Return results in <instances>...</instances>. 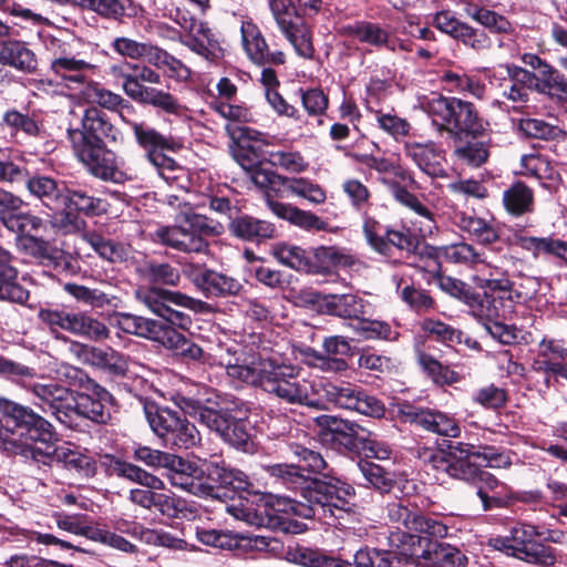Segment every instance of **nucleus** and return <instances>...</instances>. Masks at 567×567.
<instances>
[{
  "mask_svg": "<svg viewBox=\"0 0 567 567\" xmlns=\"http://www.w3.org/2000/svg\"><path fill=\"white\" fill-rule=\"evenodd\" d=\"M86 243L105 260L111 262H122L128 257V249L121 244L105 239L96 233H90L84 236Z\"/></svg>",
  "mask_w": 567,
  "mask_h": 567,
  "instance_id": "nucleus-52",
  "label": "nucleus"
},
{
  "mask_svg": "<svg viewBox=\"0 0 567 567\" xmlns=\"http://www.w3.org/2000/svg\"><path fill=\"white\" fill-rule=\"evenodd\" d=\"M72 334L86 338L92 341H102L110 337L109 328L99 319L87 312H75Z\"/></svg>",
  "mask_w": 567,
  "mask_h": 567,
  "instance_id": "nucleus-50",
  "label": "nucleus"
},
{
  "mask_svg": "<svg viewBox=\"0 0 567 567\" xmlns=\"http://www.w3.org/2000/svg\"><path fill=\"white\" fill-rule=\"evenodd\" d=\"M322 0H269V9L281 33L303 59L315 56L312 28L302 19L318 14Z\"/></svg>",
  "mask_w": 567,
  "mask_h": 567,
  "instance_id": "nucleus-3",
  "label": "nucleus"
},
{
  "mask_svg": "<svg viewBox=\"0 0 567 567\" xmlns=\"http://www.w3.org/2000/svg\"><path fill=\"white\" fill-rule=\"evenodd\" d=\"M359 468L365 480L381 492H389L392 488L394 484V475L383 466L369 460H362L359 462Z\"/></svg>",
  "mask_w": 567,
  "mask_h": 567,
  "instance_id": "nucleus-59",
  "label": "nucleus"
},
{
  "mask_svg": "<svg viewBox=\"0 0 567 567\" xmlns=\"http://www.w3.org/2000/svg\"><path fill=\"white\" fill-rule=\"evenodd\" d=\"M404 154L425 174L436 177L444 176V168L441 166L443 155L435 148L433 143H419L408 141L403 145Z\"/></svg>",
  "mask_w": 567,
  "mask_h": 567,
  "instance_id": "nucleus-31",
  "label": "nucleus"
},
{
  "mask_svg": "<svg viewBox=\"0 0 567 567\" xmlns=\"http://www.w3.org/2000/svg\"><path fill=\"white\" fill-rule=\"evenodd\" d=\"M120 324L125 332L161 343L185 358L199 360L203 357L200 347L166 323L140 316L123 315Z\"/></svg>",
  "mask_w": 567,
  "mask_h": 567,
  "instance_id": "nucleus-9",
  "label": "nucleus"
},
{
  "mask_svg": "<svg viewBox=\"0 0 567 567\" xmlns=\"http://www.w3.org/2000/svg\"><path fill=\"white\" fill-rule=\"evenodd\" d=\"M269 163L280 167L288 173L301 174L309 167L303 155L297 151H274L269 153Z\"/></svg>",
  "mask_w": 567,
  "mask_h": 567,
  "instance_id": "nucleus-62",
  "label": "nucleus"
},
{
  "mask_svg": "<svg viewBox=\"0 0 567 567\" xmlns=\"http://www.w3.org/2000/svg\"><path fill=\"white\" fill-rule=\"evenodd\" d=\"M23 200L13 194L0 193V221L10 231L20 236L30 235L29 231H38L44 220L30 213L20 212Z\"/></svg>",
  "mask_w": 567,
  "mask_h": 567,
  "instance_id": "nucleus-22",
  "label": "nucleus"
},
{
  "mask_svg": "<svg viewBox=\"0 0 567 567\" xmlns=\"http://www.w3.org/2000/svg\"><path fill=\"white\" fill-rule=\"evenodd\" d=\"M114 472L117 476L147 487L148 489L133 488L130 492V501L145 509L153 508L155 491H161L165 487L164 482L159 477L127 462H117L114 466Z\"/></svg>",
  "mask_w": 567,
  "mask_h": 567,
  "instance_id": "nucleus-21",
  "label": "nucleus"
},
{
  "mask_svg": "<svg viewBox=\"0 0 567 567\" xmlns=\"http://www.w3.org/2000/svg\"><path fill=\"white\" fill-rule=\"evenodd\" d=\"M299 564L303 567H347L348 564L340 558L326 554L319 549L305 548L299 551Z\"/></svg>",
  "mask_w": 567,
  "mask_h": 567,
  "instance_id": "nucleus-64",
  "label": "nucleus"
},
{
  "mask_svg": "<svg viewBox=\"0 0 567 567\" xmlns=\"http://www.w3.org/2000/svg\"><path fill=\"white\" fill-rule=\"evenodd\" d=\"M227 374L244 383L260 386L269 394L276 395L288 404L322 406L321 400L309 394L306 381L295 380L299 370L296 367L278 363L275 359L266 357L251 358L244 364H229Z\"/></svg>",
  "mask_w": 567,
  "mask_h": 567,
  "instance_id": "nucleus-2",
  "label": "nucleus"
},
{
  "mask_svg": "<svg viewBox=\"0 0 567 567\" xmlns=\"http://www.w3.org/2000/svg\"><path fill=\"white\" fill-rule=\"evenodd\" d=\"M183 274L207 298L235 296L243 288L237 279L204 265L186 264Z\"/></svg>",
  "mask_w": 567,
  "mask_h": 567,
  "instance_id": "nucleus-14",
  "label": "nucleus"
},
{
  "mask_svg": "<svg viewBox=\"0 0 567 567\" xmlns=\"http://www.w3.org/2000/svg\"><path fill=\"white\" fill-rule=\"evenodd\" d=\"M19 247L40 262L56 260L60 254V250L51 241L32 235L20 236Z\"/></svg>",
  "mask_w": 567,
  "mask_h": 567,
  "instance_id": "nucleus-51",
  "label": "nucleus"
},
{
  "mask_svg": "<svg viewBox=\"0 0 567 567\" xmlns=\"http://www.w3.org/2000/svg\"><path fill=\"white\" fill-rule=\"evenodd\" d=\"M90 47L79 38L53 40L50 70L60 84L69 90H79L84 101L114 110L124 102V99L89 80L87 74L94 72L96 65L90 61L87 52L80 49Z\"/></svg>",
  "mask_w": 567,
  "mask_h": 567,
  "instance_id": "nucleus-1",
  "label": "nucleus"
},
{
  "mask_svg": "<svg viewBox=\"0 0 567 567\" xmlns=\"http://www.w3.org/2000/svg\"><path fill=\"white\" fill-rule=\"evenodd\" d=\"M131 127L134 132L137 144L147 151V156L153 152L175 150L178 146L172 137L161 134L154 127L143 122H132Z\"/></svg>",
  "mask_w": 567,
  "mask_h": 567,
  "instance_id": "nucleus-41",
  "label": "nucleus"
},
{
  "mask_svg": "<svg viewBox=\"0 0 567 567\" xmlns=\"http://www.w3.org/2000/svg\"><path fill=\"white\" fill-rule=\"evenodd\" d=\"M210 485L213 483L234 489H246L248 486L247 476L238 470L226 466L224 461H212L205 463Z\"/></svg>",
  "mask_w": 567,
  "mask_h": 567,
  "instance_id": "nucleus-46",
  "label": "nucleus"
},
{
  "mask_svg": "<svg viewBox=\"0 0 567 567\" xmlns=\"http://www.w3.org/2000/svg\"><path fill=\"white\" fill-rule=\"evenodd\" d=\"M408 534L393 533L390 542L396 545L394 549L381 550L375 548H362L354 555V563L358 567H414L409 560V549H405Z\"/></svg>",
  "mask_w": 567,
  "mask_h": 567,
  "instance_id": "nucleus-19",
  "label": "nucleus"
},
{
  "mask_svg": "<svg viewBox=\"0 0 567 567\" xmlns=\"http://www.w3.org/2000/svg\"><path fill=\"white\" fill-rule=\"evenodd\" d=\"M72 422L75 416H83L96 423H106L110 417L109 409L102 399H94L85 393L74 392L72 403Z\"/></svg>",
  "mask_w": 567,
  "mask_h": 567,
  "instance_id": "nucleus-42",
  "label": "nucleus"
},
{
  "mask_svg": "<svg viewBox=\"0 0 567 567\" xmlns=\"http://www.w3.org/2000/svg\"><path fill=\"white\" fill-rule=\"evenodd\" d=\"M68 136L74 154L94 176L105 181L114 177V154L104 144H87L79 132H69Z\"/></svg>",
  "mask_w": 567,
  "mask_h": 567,
  "instance_id": "nucleus-15",
  "label": "nucleus"
},
{
  "mask_svg": "<svg viewBox=\"0 0 567 567\" xmlns=\"http://www.w3.org/2000/svg\"><path fill=\"white\" fill-rule=\"evenodd\" d=\"M11 254L0 247V299L24 303L29 291L18 281V270L11 266Z\"/></svg>",
  "mask_w": 567,
  "mask_h": 567,
  "instance_id": "nucleus-32",
  "label": "nucleus"
},
{
  "mask_svg": "<svg viewBox=\"0 0 567 567\" xmlns=\"http://www.w3.org/2000/svg\"><path fill=\"white\" fill-rule=\"evenodd\" d=\"M197 539L206 545L219 549L241 551H265L270 545L267 536H248L230 530L197 529Z\"/></svg>",
  "mask_w": 567,
  "mask_h": 567,
  "instance_id": "nucleus-20",
  "label": "nucleus"
},
{
  "mask_svg": "<svg viewBox=\"0 0 567 567\" xmlns=\"http://www.w3.org/2000/svg\"><path fill=\"white\" fill-rule=\"evenodd\" d=\"M471 17L494 33L512 34L515 30L513 23L506 17L486 8L475 9Z\"/></svg>",
  "mask_w": 567,
  "mask_h": 567,
  "instance_id": "nucleus-58",
  "label": "nucleus"
},
{
  "mask_svg": "<svg viewBox=\"0 0 567 567\" xmlns=\"http://www.w3.org/2000/svg\"><path fill=\"white\" fill-rule=\"evenodd\" d=\"M27 188L50 209H58L61 206L65 192V188L60 187L55 179L43 175L29 178Z\"/></svg>",
  "mask_w": 567,
  "mask_h": 567,
  "instance_id": "nucleus-37",
  "label": "nucleus"
},
{
  "mask_svg": "<svg viewBox=\"0 0 567 567\" xmlns=\"http://www.w3.org/2000/svg\"><path fill=\"white\" fill-rule=\"evenodd\" d=\"M305 303L326 305L328 310L341 318H351L360 321L365 315V302L354 295L322 296L316 291H305L301 297Z\"/></svg>",
  "mask_w": 567,
  "mask_h": 567,
  "instance_id": "nucleus-24",
  "label": "nucleus"
},
{
  "mask_svg": "<svg viewBox=\"0 0 567 567\" xmlns=\"http://www.w3.org/2000/svg\"><path fill=\"white\" fill-rule=\"evenodd\" d=\"M172 400L181 410L197 416L203 424H205L212 431L218 433L220 436L224 435L225 431L229 426L230 421L233 420V417H230L227 412L203 406L200 400L198 399L188 398L184 394L176 393Z\"/></svg>",
  "mask_w": 567,
  "mask_h": 567,
  "instance_id": "nucleus-28",
  "label": "nucleus"
},
{
  "mask_svg": "<svg viewBox=\"0 0 567 567\" xmlns=\"http://www.w3.org/2000/svg\"><path fill=\"white\" fill-rule=\"evenodd\" d=\"M136 295L138 300L158 317H162L169 303L192 310H202L205 305L203 301L184 293L158 288L138 290Z\"/></svg>",
  "mask_w": 567,
  "mask_h": 567,
  "instance_id": "nucleus-26",
  "label": "nucleus"
},
{
  "mask_svg": "<svg viewBox=\"0 0 567 567\" xmlns=\"http://www.w3.org/2000/svg\"><path fill=\"white\" fill-rule=\"evenodd\" d=\"M0 63L19 71L31 73L35 71L38 60L35 53L23 41H0Z\"/></svg>",
  "mask_w": 567,
  "mask_h": 567,
  "instance_id": "nucleus-33",
  "label": "nucleus"
},
{
  "mask_svg": "<svg viewBox=\"0 0 567 567\" xmlns=\"http://www.w3.org/2000/svg\"><path fill=\"white\" fill-rule=\"evenodd\" d=\"M535 89L553 100L567 102V78L551 65L537 74Z\"/></svg>",
  "mask_w": 567,
  "mask_h": 567,
  "instance_id": "nucleus-45",
  "label": "nucleus"
},
{
  "mask_svg": "<svg viewBox=\"0 0 567 567\" xmlns=\"http://www.w3.org/2000/svg\"><path fill=\"white\" fill-rule=\"evenodd\" d=\"M142 275L157 285L177 286L181 280L179 270L169 264L148 262L142 268Z\"/></svg>",
  "mask_w": 567,
  "mask_h": 567,
  "instance_id": "nucleus-60",
  "label": "nucleus"
},
{
  "mask_svg": "<svg viewBox=\"0 0 567 567\" xmlns=\"http://www.w3.org/2000/svg\"><path fill=\"white\" fill-rule=\"evenodd\" d=\"M506 212L513 216H522L534 210V192L522 182L514 183L503 194Z\"/></svg>",
  "mask_w": 567,
  "mask_h": 567,
  "instance_id": "nucleus-40",
  "label": "nucleus"
},
{
  "mask_svg": "<svg viewBox=\"0 0 567 567\" xmlns=\"http://www.w3.org/2000/svg\"><path fill=\"white\" fill-rule=\"evenodd\" d=\"M28 389L39 399L44 413L51 414L66 426H72L73 391L58 383H34Z\"/></svg>",
  "mask_w": 567,
  "mask_h": 567,
  "instance_id": "nucleus-16",
  "label": "nucleus"
},
{
  "mask_svg": "<svg viewBox=\"0 0 567 567\" xmlns=\"http://www.w3.org/2000/svg\"><path fill=\"white\" fill-rule=\"evenodd\" d=\"M324 353L313 349H307L306 363L323 372L342 373L347 371L348 363L337 355H346L350 352L351 346L344 337L332 336L324 338L322 342Z\"/></svg>",
  "mask_w": 567,
  "mask_h": 567,
  "instance_id": "nucleus-23",
  "label": "nucleus"
},
{
  "mask_svg": "<svg viewBox=\"0 0 567 567\" xmlns=\"http://www.w3.org/2000/svg\"><path fill=\"white\" fill-rule=\"evenodd\" d=\"M64 291L72 296L78 302L89 306L93 309L104 308L111 305L112 299L105 292L97 288H90L78 284L64 285Z\"/></svg>",
  "mask_w": 567,
  "mask_h": 567,
  "instance_id": "nucleus-54",
  "label": "nucleus"
},
{
  "mask_svg": "<svg viewBox=\"0 0 567 567\" xmlns=\"http://www.w3.org/2000/svg\"><path fill=\"white\" fill-rule=\"evenodd\" d=\"M338 33L343 37H351L372 47L386 45L391 50L394 47L389 44V33L379 24L370 21H355L353 23L341 25Z\"/></svg>",
  "mask_w": 567,
  "mask_h": 567,
  "instance_id": "nucleus-36",
  "label": "nucleus"
},
{
  "mask_svg": "<svg viewBox=\"0 0 567 567\" xmlns=\"http://www.w3.org/2000/svg\"><path fill=\"white\" fill-rule=\"evenodd\" d=\"M475 485L476 495L481 499L484 511L503 506V491H505L506 487L491 473L482 471L475 481Z\"/></svg>",
  "mask_w": 567,
  "mask_h": 567,
  "instance_id": "nucleus-43",
  "label": "nucleus"
},
{
  "mask_svg": "<svg viewBox=\"0 0 567 567\" xmlns=\"http://www.w3.org/2000/svg\"><path fill=\"white\" fill-rule=\"evenodd\" d=\"M405 549L414 567H465L467 558L455 547L408 534Z\"/></svg>",
  "mask_w": 567,
  "mask_h": 567,
  "instance_id": "nucleus-13",
  "label": "nucleus"
},
{
  "mask_svg": "<svg viewBox=\"0 0 567 567\" xmlns=\"http://www.w3.org/2000/svg\"><path fill=\"white\" fill-rule=\"evenodd\" d=\"M69 132H79L89 144H104V140L116 142L121 133L109 121L105 113L95 107L85 111L82 118V130H69Z\"/></svg>",
  "mask_w": 567,
  "mask_h": 567,
  "instance_id": "nucleus-27",
  "label": "nucleus"
},
{
  "mask_svg": "<svg viewBox=\"0 0 567 567\" xmlns=\"http://www.w3.org/2000/svg\"><path fill=\"white\" fill-rule=\"evenodd\" d=\"M269 497H260L259 502L254 506L252 503L241 505L240 507L231 506L229 512L240 520L251 526L269 527L272 525V515L268 511Z\"/></svg>",
  "mask_w": 567,
  "mask_h": 567,
  "instance_id": "nucleus-47",
  "label": "nucleus"
},
{
  "mask_svg": "<svg viewBox=\"0 0 567 567\" xmlns=\"http://www.w3.org/2000/svg\"><path fill=\"white\" fill-rule=\"evenodd\" d=\"M417 361L435 383L453 384L460 380L458 374L447 365H443L432 354L420 352Z\"/></svg>",
  "mask_w": 567,
  "mask_h": 567,
  "instance_id": "nucleus-56",
  "label": "nucleus"
},
{
  "mask_svg": "<svg viewBox=\"0 0 567 567\" xmlns=\"http://www.w3.org/2000/svg\"><path fill=\"white\" fill-rule=\"evenodd\" d=\"M240 32L243 45L249 59L257 64H265L268 44L259 28L251 21H243Z\"/></svg>",
  "mask_w": 567,
  "mask_h": 567,
  "instance_id": "nucleus-44",
  "label": "nucleus"
},
{
  "mask_svg": "<svg viewBox=\"0 0 567 567\" xmlns=\"http://www.w3.org/2000/svg\"><path fill=\"white\" fill-rule=\"evenodd\" d=\"M474 280L481 289L491 291H511L514 285L506 270L491 265H486Z\"/></svg>",
  "mask_w": 567,
  "mask_h": 567,
  "instance_id": "nucleus-53",
  "label": "nucleus"
},
{
  "mask_svg": "<svg viewBox=\"0 0 567 567\" xmlns=\"http://www.w3.org/2000/svg\"><path fill=\"white\" fill-rule=\"evenodd\" d=\"M408 416L411 422L439 435L456 437L461 432L456 421L441 412L412 410Z\"/></svg>",
  "mask_w": 567,
  "mask_h": 567,
  "instance_id": "nucleus-35",
  "label": "nucleus"
},
{
  "mask_svg": "<svg viewBox=\"0 0 567 567\" xmlns=\"http://www.w3.org/2000/svg\"><path fill=\"white\" fill-rule=\"evenodd\" d=\"M268 206L276 216L305 230L320 231L328 229V223L309 210H302L291 204L276 200H268Z\"/></svg>",
  "mask_w": 567,
  "mask_h": 567,
  "instance_id": "nucleus-34",
  "label": "nucleus"
},
{
  "mask_svg": "<svg viewBox=\"0 0 567 567\" xmlns=\"http://www.w3.org/2000/svg\"><path fill=\"white\" fill-rule=\"evenodd\" d=\"M308 262V274L327 275L336 268L351 267L354 258L338 247L321 246L309 251Z\"/></svg>",
  "mask_w": 567,
  "mask_h": 567,
  "instance_id": "nucleus-30",
  "label": "nucleus"
},
{
  "mask_svg": "<svg viewBox=\"0 0 567 567\" xmlns=\"http://www.w3.org/2000/svg\"><path fill=\"white\" fill-rule=\"evenodd\" d=\"M134 74H123V90L132 100L161 109L168 114H178L182 105L171 93L148 84H159L161 75L146 65L134 64Z\"/></svg>",
  "mask_w": 567,
  "mask_h": 567,
  "instance_id": "nucleus-10",
  "label": "nucleus"
},
{
  "mask_svg": "<svg viewBox=\"0 0 567 567\" xmlns=\"http://www.w3.org/2000/svg\"><path fill=\"white\" fill-rule=\"evenodd\" d=\"M274 257L282 265L288 266L298 271L307 272L309 269V251L287 244H279L272 248Z\"/></svg>",
  "mask_w": 567,
  "mask_h": 567,
  "instance_id": "nucleus-55",
  "label": "nucleus"
},
{
  "mask_svg": "<svg viewBox=\"0 0 567 567\" xmlns=\"http://www.w3.org/2000/svg\"><path fill=\"white\" fill-rule=\"evenodd\" d=\"M0 413L7 419L11 433L21 435L20 455H33L35 442H48L53 437L52 424L32 409L0 396Z\"/></svg>",
  "mask_w": 567,
  "mask_h": 567,
  "instance_id": "nucleus-7",
  "label": "nucleus"
},
{
  "mask_svg": "<svg viewBox=\"0 0 567 567\" xmlns=\"http://www.w3.org/2000/svg\"><path fill=\"white\" fill-rule=\"evenodd\" d=\"M284 189L291 195L307 199L313 205H321L327 200V193L318 183L305 177H287Z\"/></svg>",
  "mask_w": 567,
  "mask_h": 567,
  "instance_id": "nucleus-48",
  "label": "nucleus"
},
{
  "mask_svg": "<svg viewBox=\"0 0 567 567\" xmlns=\"http://www.w3.org/2000/svg\"><path fill=\"white\" fill-rule=\"evenodd\" d=\"M145 412L151 429L167 446L187 450L199 443L200 435L196 426L176 411L151 406Z\"/></svg>",
  "mask_w": 567,
  "mask_h": 567,
  "instance_id": "nucleus-11",
  "label": "nucleus"
},
{
  "mask_svg": "<svg viewBox=\"0 0 567 567\" xmlns=\"http://www.w3.org/2000/svg\"><path fill=\"white\" fill-rule=\"evenodd\" d=\"M433 123L453 135H480L484 127L475 106L457 97L434 96L426 103Z\"/></svg>",
  "mask_w": 567,
  "mask_h": 567,
  "instance_id": "nucleus-6",
  "label": "nucleus"
},
{
  "mask_svg": "<svg viewBox=\"0 0 567 567\" xmlns=\"http://www.w3.org/2000/svg\"><path fill=\"white\" fill-rule=\"evenodd\" d=\"M540 536L542 533L535 526L517 524L511 529L509 536L491 539V544L494 548L529 564L551 567L557 561L555 549L537 543L536 538Z\"/></svg>",
  "mask_w": 567,
  "mask_h": 567,
  "instance_id": "nucleus-8",
  "label": "nucleus"
},
{
  "mask_svg": "<svg viewBox=\"0 0 567 567\" xmlns=\"http://www.w3.org/2000/svg\"><path fill=\"white\" fill-rule=\"evenodd\" d=\"M391 522L404 526L409 532L424 533L431 536L443 537L446 534L445 525L422 515L416 509H410L402 503H392L388 507Z\"/></svg>",
  "mask_w": 567,
  "mask_h": 567,
  "instance_id": "nucleus-25",
  "label": "nucleus"
},
{
  "mask_svg": "<svg viewBox=\"0 0 567 567\" xmlns=\"http://www.w3.org/2000/svg\"><path fill=\"white\" fill-rule=\"evenodd\" d=\"M311 390L316 400H321L322 403V406H315L317 410H328L329 405H332L372 417H381L385 411L379 399L350 382L319 380L311 384Z\"/></svg>",
  "mask_w": 567,
  "mask_h": 567,
  "instance_id": "nucleus-4",
  "label": "nucleus"
},
{
  "mask_svg": "<svg viewBox=\"0 0 567 567\" xmlns=\"http://www.w3.org/2000/svg\"><path fill=\"white\" fill-rule=\"evenodd\" d=\"M567 359V349L554 340H543L539 343L537 369L545 373L551 370V364H557Z\"/></svg>",
  "mask_w": 567,
  "mask_h": 567,
  "instance_id": "nucleus-63",
  "label": "nucleus"
},
{
  "mask_svg": "<svg viewBox=\"0 0 567 567\" xmlns=\"http://www.w3.org/2000/svg\"><path fill=\"white\" fill-rule=\"evenodd\" d=\"M230 231L243 239L270 238L275 228L266 220H258L249 216L239 217L230 223Z\"/></svg>",
  "mask_w": 567,
  "mask_h": 567,
  "instance_id": "nucleus-49",
  "label": "nucleus"
},
{
  "mask_svg": "<svg viewBox=\"0 0 567 567\" xmlns=\"http://www.w3.org/2000/svg\"><path fill=\"white\" fill-rule=\"evenodd\" d=\"M61 206H66L69 209L83 213L86 216H99L107 213L109 209L106 200L91 196L82 189L69 188H65Z\"/></svg>",
  "mask_w": 567,
  "mask_h": 567,
  "instance_id": "nucleus-39",
  "label": "nucleus"
},
{
  "mask_svg": "<svg viewBox=\"0 0 567 567\" xmlns=\"http://www.w3.org/2000/svg\"><path fill=\"white\" fill-rule=\"evenodd\" d=\"M166 470L168 471V480L172 485L193 495H208L213 488L206 468L204 470L175 454H173Z\"/></svg>",
  "mask_w": 567,
  "mask_h": 567,
  "instance_id": "nucleus-18",
  "label": "nucleus"
},
{
  "mask_svg": "<svg viewBox=\"0 0 567 567\" xmlns=\"http://www.w3.org/2000/svg\"><path fill=\"white\" fill-rule=\"evenodd\" d=\"M456 225L482 245H492L499 239L498 229L492 220L461 213L456 215Z\"/></svg>",
  "mask_w": 567,
  "mask_h": 567,
  "instance_id": "nucleus-38",
  "label": "nucleus"
},
{
  "mask_svg": "<svg viewBox=\"0 0 567 567\" xmlns=\"http://www.w3.org/2000/svg\"><path fill=\"white\" fill-rule=\"evenodd\" d=\"M227 132L231 140L236 143L233 155L236 162L246 171H250L256 166L258 155L251 143L262 142L264 135L247 126L228 125Z\"/></svg>",
  "mask_w": 567,
  "mask_h": 567,
  "instance_id": "nucleus-29",
  "label": "nucleus"
},
{
  "mask_svg": "<svg viewBox=\"0 0 567 567\" xmlns=\"http://www.w3.org/2000/svg\"><path fill=\"white\" fill-rule=\"evenodd\" d=\"M519 130L527 136L543 140H556L563 137L565 132L554 124H549L539 118H522Z\"/></svg>",
  "mask_w": 567,
  "mask_h": 567,
  "instance_id": "nucleus-61",
  "label": "nucleus"
},
{
  "mask_svg": "<svg viewBox=\"0 0 567 567\" xmlns=\"http://www.w3.org/2000/svg\"><path fill=\"white\" fill-rule=\"evenodd\" d=\"M148 161L156 167L161 177L167 183H179L187 176V172L184 167L162 152L150 153Z\"/></svg>",
  "mask_w": 567,
  "mask_h": 567,
  "instance_id": "nucleus-57",
  "label": "nucleus"
},
{
  "mask_svg": "<svg viewBox=\"0 0 567 567\" xmlns=\"http://www.w3.org/2000/svg\"><path fill=\"white\" fill-rule=\"evenodd\" d=\"M293 454L299 458V464H274L268 466V472L285 482L297 483L298 480L313 481L311 474H324L327 463L323 457L312 450L305 446H291Z\"/></svg>",
  "mask_w": 567,
  "mask_h": 567,
  "instance_id": "nucleus-17",
  "label": "nucleus"
},
{
  "mask_svg": "<svg viewBox=\"0 0 567 567\" xmlns=\"http://www.w3.org/2000/svg\"><path fill=\"white\" fill-rule=\"evenodd\" d=\"M307 489L309 506L290 504L293 513L305 518H326L328 515L340 518L341 513L350 512L353 506L354 489L344 483L312 481Z\"/></svg>",
  "mask_w": 567,
  "mask_h": 567,
  "instance_id": "nucleus-5",
  "label": "nucleus"
},
{
  "mask_svg": "<svg viewBox=\"0 0 567 567\" xmlns=\"http://www.w3.org/2000/svg\"><path fill=\"white\" fill-rule=\"evenodd\" d=\"M215 233V227L206 224V219L196 214H184L176 226L159 227L155 237L161 243L184 252H206L208 244L204 235Z\"/></svg>",
  "mask_w": 567,
  "mask_h": 567,
  "instance_id": "nucleus-12",
  "label": "nucleus"
}]
</instances>
